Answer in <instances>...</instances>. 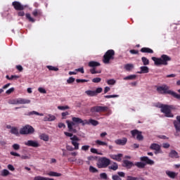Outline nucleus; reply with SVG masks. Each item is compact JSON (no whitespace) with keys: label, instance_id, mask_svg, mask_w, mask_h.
I'll use <instances>...</instances> for the list:
<instances>
[{"label":"nucleus","instance_id":"obj_1","mask_svg":"<svg viewBox=\"0 0 180 180\" xmlns=\"http://www.w3.org/2000/svg\"><path fill=\"white\" fill-rule=\"evenodd\" d=\"M155 65H168V61H171V57L168 55L163 54L160 58L152 57Z\"/></svg>","mask_w":180,"mask_h":180},{"label":"nucleus","instance_id":"obj_2","mask_svg":"<svg viewBox=\"0 0 180 180\" xmlns=\"http://www.w3.org/2000/svg\"><path fill=\"white\" fill-rule=\"evenodd\" d=\"M65 136L67 137H70L72 145L75 147L74 150H79V138L76 135H74L72 133L64 132Z\"/></svg>","mask_w":180,"mask_h":180},{"label":"nucleus","instance_id":"obj_3","mask_svg":"<svg viewBox=\"0 0 180 180\" xmlns=\"http://www.w3.org/2000/svg\"><path fill=\"white\" fill-rule=\"evenodd\" d=\"M115 60V50H108L103 56V63L104 64H110V60Z\"/></svg>","mask_w":180,"mask_h":180},{"label":"nucleus","instance_id":"obj_4","mask_svg":"<svg viewBox=\"0 0 180 180\" xmlns=\"http://www.w3.org/2000/svg\"><path fill=\"white\" fill-rule=\"evenodd\" d=\"M96 165L98 168H108L110 165V160L106 157L100 158Z\"/></svg>","mask_w":180,"mask_h":180},{"label":"nucleus","instance_id":"obj_5","mask_svg":"<svg viewBox=\"0 0 180 180\" xmlns=\"http://www.w3.org/2000/svg\"><path fill=\"white\" fill-rule=\"evenodd\" d=\"M88 65L91 68L90 69L91 74H101V72H102L101 70H96V67H101L99 62L91 60L89 62Z\"/></svg>","mask_w":180,"mask_h":180},{"label":"nucleus","instance_id":"obj_6","mask_svg":"<svg viewBox=\"0 0 180 180\" xmlns=\"http://www.w3.org/2000/svg\"><path fill=\"white\" fill-rule=\"evenodd\" d=\"M109 111V107L108 106H94L90 109L91 113H101Z\"/></svg>","mask_w":180,"mask_h":180},{"label":"nucleus","instance_id":"obj_7","mask_svg":"<svg viewBox=\"0 0 180 180\" xmlns=\"http://www.w3.org/2000/svg\"><path fill=\"white\" fill-rule=\"evenodd\" d=\"M171 109H172V105H165L160 110L166 117H174V115L171 112Z\"/></svg>","mask_w":180,"mask_h":180},{"label":"nucleus","instance_id":"obj_8","mask_svg":"<svg viewBox=\"0 0 180 180\" xmlns=\"http://www.w3.org/2000/svg\"><path fill=\"white\" fill-rule=\"evenodd\" d=\"M34 133V128L27 124L20 130V134H33Z\"/></svg>","mask_w":180,"mask_h":180},{"label":"nucleus","instance_id":"obj_9","mask_svg":"<svg viewBox=\"0 0 180 180\" xmlns=\"http://www.w3.org/2000/svg\"><path fill=\"white\" fill-rule=\"evenodd\" d=\"M131 134L133 139H136L139 141H143V140H144V136H143L142 132L137 129L131 130Z\"/></svg>","mask_w":180,"mask_h":180},{"label":"nucleus","instance_id":"obj_10","mask_svg":"<svg viewBox=\"0 0 180 180\" xmlns=\"http://www.w3.org/2000/svg\"><path fill=\"white\" fill-rule=\"evenodd\" d=\"M12 6L15 11H25V8H26V6L22 5L19 1H13Z\"/></svg>","mask_w":180,"mask_h":180},{"label":"nucleus","instance_id":"obj_11","mask_svg":"<svg viewBox=\"0 0 180 180\" xmlns=\"http://www.w3.org/2000/svg\"><path fill=\"white\" fill-rule=\"evenodd\" d=\"M150 149L153 150L155 154H159L160 151H161V146L157 143H152L150 146Z\"/></svg>","mask_w":180,"mask_h":180},{"label":"nucleus","instance_id":"obj_12","mask_svg":"<svg viewBox=\"0 0 180 180\" xmlns=\"http://www.w3.org/2000/svg\"><path fill=\"white\" fill-rule=\"evenodd\" d=\"M122 167H124L127 169H130L132 167H134V163H133V162H130L127 160H124L122 162Z\"/></svg>","mask_w":180,"mask_h":180},{"label":"nucleus","instance_id":"obj_13","mask_svg":"<svg viewBox=\"0 0 180 180\" xmlns=\"http://www.w3.org/2000/svg\"><path fill=\"white\" fill-rule=\"evenodd\" d=\"M66 123L68 124L69 131H72V133H77V129L73 128L74 126H75V123H74V122H70V120H66Z\"/></svg>","mask_w":180,"mask_h":180},{"label":"nucleus","instance_id":"obj_14","mask_svg":"<svg viewBox=\"0 0 180 180\" xmlns=\"http://www.w3.org/2000/svg\"><path fill=\"white\" fill-rule=\"evenodd\" d=\"M25 146H27L28 147H39L40 144H39L38 141H27V142H25Z\"/></svg>","mask_w":180,"mask_h":180},{"label":"nucleus","instance_id":"obj_15","mask_svg":"<svg viewBox=\"0 0 180 180\" xmlns=\"http://www.w3.org/2000/svg\"><path fill=\"white\" fill-rule=\"evenodd\" d=\"M122 157H123V154L122 153H119L117 155H110V158L115 161H117L118 162L122 161Z\"/></svg>","mask_w":180,"mask_h":180},{"label":"nucleus","instance_id":"obj_16","mask_svg":"<svg viewBox=\"0 0 180 180\" xmlns=\"http://www.w3.org/2000/svg\"><path fill=\"white\" fill-rule=\"evenodd\" d=\"M117 146H126L127 143V138H122V139H117L115 141Z\"/></svg>","mask_w":180,"mask_h":180},{"label":"nucleus","instance_id":"obj_17","mask_svg":"<svg viewBox=\"0 0 180 180\" xmlns=\"http://www.w3.org/2000/svg\"><path fill=\"white\" fill-rule=\"evenodd\" d=\"M150 72V68L144 65L140 68V71L137 72V74H148Z\"/></svg>","mask_w":180,"mask_h":180},{"label":"nucleus","instance_id":"obj_18","mask_svg":"<svg viewBox=\"0 0 180 180\" xmlns=\"http://www.w3.org/2000/svg\"><path fill=\"white\" fill-rule=\"evenodd\" d=\"M141 161L146 162L148 165H154V162L148 158L147 156H143L141 158Z\"/></svg>","mask_w":180,"mask_h":180},{"label":"nucleus","instance_id":"obj_19","mask_svg":"<svg viewBox=\"0 0 180 180\" xmlns=\"http://www.w3.org/2000/svg\"><path fill=\"white\" fill-rule=\"evenodd\" d=\"M18 105H27L30 103V99H26V98H18Z\"/></svg>","mask_w":180,"mask_h":180},{"label":"nucleus","instance_id":"obj_20","mask_svg":"<svg viewBox=\"0 0 180 180\" xmlns=\"http://www.w3.org/2000/svg\"><path fill=\"white\" fill-rule=\"evenodd\" d=\"M169 157L170 158H179V154L178 152H176V150H172L169 153Z\"/></svg>","mask_w":180,"mask_h":180},{"label":"nucleus","instance_id":"obj_21","mask_svg":"<svg viewBox=\"0 0 180 180\" xmlns=\"http://www.w3.org/2000/svg\"><path fill=\"white\" fill-rule=\"evenodd\" d=\"M141 53H148L149 54H153V53H154V51H153V49H151L150 48L143 47V48L141 49Z\"/></svg>","mask_w":180,"mask_h":180},{"label":"nucleus","instance_id":"obj_22","mask_svg":"<svg viewBox=\"0 0 180 180\" xmlns=\"http://www.w3.org/2000/svg\"><path fill=\"white\" fill-rule=\"evenodd\" d=\"M44 120L47 121V122H53V120H56V116L51 115H48L44 118Z\"/></svg>","mask_w":180,"mask_h":180},{"label":"nucleus","instance_id":"obj_23","mask_svg":"<svg viewBox=\"0 0 180 180\" xmlns=\"http://www.w3.org/2000/svg\"><path fill=\"white\" fill-rule=\"evenodd\" d=\"M108 169H112V171H117V169H119V165H117V162H113L112 164V165L108 166Z\"/></svg>","mask_w":180,"mask_h":180},{"label":"nucleus","instance_id":"obj_24","mask_svg":"<svg viewBox=\"0 0 180 180\" xmlns=\"http://www.w3.org/2000/svg\"><path fill=\"white\" fill-rule=\"evenodd\" d=\"M124 68L126 70V71H131V70L134 68V65L131 63H127L124 65Z\"/></svg>","mask_w":180,"mask_h":180},{"label":"nucleus","instance_id":"obj_25","mask_svg":"<svg viewBox=\"0 0 180 180\" xmlns=\"http://www.w3.org/2000/svg\"><path fill=\"white\" fill-rule=\"evenodd\" d=\"M39 139L40 140H43L44 141H49L50 138L49 137V135L46 134H41L39 135Z\"/></svg>","mask_w":180,"mask_h":180},{"label":"nucleus","instance_id":"obj_26","mask_svg":"<svg viewBox=\"0 0 180 180\" xmlns=\"http://www.w3.org/2000/svg\"><path fill=\"white\" fill-rule=\"evenodd\" d=\"M32 15L33 16H34L35 18H37V16H41L42 13L41 11L39 10V9H35L32 11Z\"/></svg>","mask_w":180,"mask_h":180},{"label":"nucleus","instance_id":"obj_27","mask_svg":"<svg viewBox=\"0 0 180 180\" xmlns=\"http://www.w3.org/2000/svg\"><path fill=\"white\" fill-rule=\"evenodd\" d=\"M11 134H15V136H19V129L15 127H12L11 129Z\"/></svg>","mask_w":180,"mask_h":180},{"label":"nucleus","instance_id":"obj_28","mask_svg":"<svg viewBox=\"0 0 180 180\" xmlns=\"http://www.w3.org/2000/svg\"><path fill=\"white\" fill-rule=\"evenodd\" d=\"M72 120L73 123H77V124H81V123H82V119H81L79 117H73L72 118Z\"/></svg>","mask_w":180,"mask_h":180},{"label":"nucleus","instance_id":"obj_29","mask_svg":"<svg viewBox=\"0 0 180 180\" xmlns=\"http://www.w3.org/2000/svg\"><path fill=\"white\" fill-rule=\"evenodd\" d=\"M167 175L169 177L174 179L176 176V174L174 172L168 171L166 172Z\"/></svg>","mask_w":180,"mask_h":180},{"label":"nucleus","instance_id":"obj_30","mask_svg":"<svg viewBox=\"0 0 180 180\" xmlns=\"http://www.w3.org/2000/svg\"><path fill=\"white\" fill-rule=\"evenodd\" d=\"M141 61L143 63V65L145 66L150 65V60L144 56L141 58Z\"/></svg>","mask_w":180,"mask_h":180},{"label":"nucleus","instance_id":"obj_31","mask_svg":"<svg viewBox=\"0 0 180 180\" xmlns=\"http://www.w3.org/2000/svg\"><path fill=\"white\" fill-rule=\"evenodd\" d=\"M134 165H135L138 168H141V169H143L146 167V164L143 163L141 162H137L135 164H134Z\"/></svg>","mask_w":180,"mask_h":180},{"label":"nucleus","instance_id":"obj_32","mask_svg":"<svg viewBox=\"0 0 180 180\" xmlns=\"http://www.w3.org/2000/svg\"><path fill=\"white\" fill-rule=\"evenodd\" d=\"M25 16L27 20H29V22H32V23H34V22H36V20L32 18V15H30V13H26Z\"/></svg>","mask_w":180,"mask_h":180},{"label":"nucleus","instance_id":"obj_33","mask_svg":"<svg viewBox=\"0 0 180 180\" xmlns=\"http://www.w3.org/2000/svg\"><path fill=\"white\" fill-rule=\"evenodd\" d=\"M33 115H36L37 116H43V113H39L37 111H31L27 114L28 116H33Z\"/></svg>","mask_w":180,"mask_h":180},{"label":"nucleus","instance_id":"obj_34","mask_svg":"<svg viewBox=\"0 0 180 180\" xmlns=\"http://www.w3.org/2000/svg\"><path fill=\"white\" fill-rule=\"evenodd\" d=\"M11 172H9V170L4 169L1 171V176H8V175H10Z\"/></svg>","mask_w":180,"mask_h":180},{"label":"nucleus","instance_id":"obj_35","mask_svg":"<svg viewBox=\"0 0 180 180\" xmlns=\"http://www.w3.org/2000/svg\"><path fill=\"white\" fill-rule=\"evenodd\" d=\"M174 124L176 131H180V122L178 120L174 121Z\"/></svg>","mask_w":180,"mask_h":180},{"label":"nucleus","instance_id":"obj_36","mask_svg":"<svg viewBox=\"0 0 180 180\" xmlns=\"http://www.w3.org/2000/svg\"><path fill=\"white\" fill-rule=\"evenodd\" d=\"M86 94L88 95V96H96L95 91L88 90L86 91Z\"/></svg>","mask_w":180,"mask_h":180},{"label":"nucleus","instance_id":"obj_37","mask_svg":"<svg viewBox=\"0 0 180 180\" xmlns=\"http://www.w3.org/2000/svg\"><path fill=\"white\" fill-rule=\"evenodd\" d=\"M48 175L49 176H61V173H57L56 172H50Z\"/></svg>","mask_w":180,"mask_h":180},{"label":"nucleus","instance_id":"obj_38","mask_svg":"<svg viewBox=\"0 0 180 180\" xmlns=\"http://www.w3.org/2000/svg\"><path fill=\"white\" fill-rule=\"evenodd\" d=\"M136 77L137 76L136 75H129L127 77H125L124 78V81H127L129 79H136Z\"/></svg>","mask_w":180,"mask_h":180},{"label":"nucleus","instance_id":"obj_39","mask_svg":"<svg viewBox=\"0 0 180 180\" xmlns=\"http://www.w3.org/2000/svg\"><path fill=\"white\" fill-rule=\"evenodd\" d=\"M89 124H91L92 126H98V124H99V122H98L95 120H93V119H90Z\"/></svg>","mask_w":180,"mask_h":180},{"label":"nucleus","instance_id":"obj_40","mask_svg":"<svg viewBox=\"0 0 180 180\" xmlns=\"http://www.w3.org/2000/svg\"><path fill=\"white\" fill-rule=\"evenodd\" d=\"M9 105H18V98L12 99L8 101Z\"/></svg>","mask_w":180,"mask_h":180},{"label":"nucleus","instance_id":"obj_41","mask_svg":"<svg viewBox=\"0 0 180 180\" xmlns=\"http://www.w3.org/2000/svg\"><path fill=\"white\" fill-rule=\"evenodd\" d=\"M96 144H97L98 146H108V143L100 141V140H96Z\"/></svg>","mask_w":180,"mask_h":180},{"label":"nucleus","instance_id":"obj_42","mask_svg":"<svg viewBox=\"0 0 180 180\" xmlns=\"http://www.w3.org/2000/svg\"><path fill=\"white\" fill-rule=\"evenodd\" d=\"M46 68H48V70H49V71H58V68H56V67L51 66V65H47Z\"/></svg>","mask_w":180,"mask_h":180},{"label":"nucleus","instance_id":"obj_43","mask_svg":"<svg viewBox=\"0 0 180 180\" xmlns=\"http://www.w3.org/2000/svg\"><path fill=\"white\" fill-rule=\"evenodd\" d=\"M89 172H93V174L98 172V169L96 168H95L94 166H90L89 167Z\"/></svg>","mask_w":180,"mask_h":180},{"label":"nucleus","instance_id":"obj_44","mask_svg":"<svg viewBox=\"0 0 180 180\" xmlns=\"http://www.w3.org/2000/svg\"><path fill=\"white\" fill-rule=\"evenodd\" d=\"M102 81V79L101 77H95L92 79V82L94 84H98Z\"/></svg>","mask_w":180,"mask_h":180},{"label":"nucleus","instance_id":"obj_45","mask_svg":"<svg viewBox=\"0 0 180 180\" xmlns=\"http://www.w3.org/2000/svg\"><path fill=\"white\" fill-rule=\"evenodd\" d=\"M58 109H59V110H67V109H70V107L68 105H65V106L59 105L58 106Z\"/></svg>","mask_w":180,"mask_h":180},{"label":"nucleus","instance_id":"obj_46","mask_svg":"<svg viewBox=\"0 0 180 180\" xmlns=\"http://www.w3.org/2000/svg\"><path fill=\"white\" fill-rule=\"evenodd\" d=\"M107 84H108V85H115V84H116V81H115V79H108V80L107 81Z\"/></svg>","mask_w":180,"mask_h":180},{"label":"nucleus","instance_id":"obj_47","mask_svg":"<svg viewBox=\"0 0 180 180\" xmlns=\"http://www.w3.org/2000/svg\"><path fill=\"white\" fill-rule=\"evenodd\" d=\"M100 178L101 179H108V174H106V173H101L100 174Z\"/></svg>","mask_w":180,"mask_h":180},{"label":"nucleus","instance_id":"obj_48","mask_svg":"<svg viewBox=\"0 0 180 180\" xmlns=\"http://www.w3.org/2000/svg\"><path fill=\"white\" fill-rule=\"evenodd\" d=\"M13 150H20V146L18 143H14L13 146H12Z\"/></svg>","mask_w":180,"mask_h":180},{"label":"nucleus","instance_id":"obj_49","mask_svg":"<svg viewBox=\"0 0 180 180\" xmlns=\"http://www.w3.org/2000/svg\"><path fill=\"white\" fill-rule=\"evenodd\" d=\"M89 148H90V146H88V145H84V146H82L81 150H82V151H88V150H89Z\"/></svg>","mask_w":180,"mask_h":180},{"label":"nucleus","instance_id":"obj_50","mask_svg":"<svg viewBox=\"0 0 180 180\" xmlns=\"http://www.w3.org/2000/svg\"><path fill=\"white\" fill-rule=\"evenodd\" d=\"M102 91H103V89H102V87H98L96 91H94L96 96L98 95V94H101L102 92Z\"/></svg>","mask_w":180,"mask_h":180},{"label":"nucleus","instance_id":"obj_51","mask_svg":"<svg viewBox=\"0 0 180 180\" xmlns=\"http://www.w3.org/2000/svg\"><path fill=\"white\" fill-rule=\"evenodd\" d=\"M127 180H140V179L138 178V177H134V176H127Z\"/></svg>","mask_w":180,"mask_h":180},{"label":"nucleus","instance_id":"obj_52","mask_svg":"<svg viewBox=\"0 0 180 180\" xmlns=\"http://www.w3.org/2000/svg\"><path fill=\"white\" fill-rule=\"evenodd\" d=\"M38 91L40 92V94H47V91L43 87L38 88Z\"/></svg>","mask_w":180,"mask_h":180},{"label":"nucleus","instance_id":"obj_53","mask_svg":"<svg viewBox=\"0 0 180 180\" xmlns=\"http://www.w3.org/2000/svg\"><path fill=\"white\" fill-rule=\"evenodd\" d=\"M13 91H15V88L12 87V88H10L9 89H8L6 91V94L7 95H11V94H12V92H13Z\"/></svg>","mask_w":180,"mask_h":180},{"label":"nucleus","instance_id":"obj_54","mask_svg":"<svg viewBox=\"0 0 180 180\" xmlns=\"http://www.w3.org/2000/svg\"><path fill=\"white\" fill-rule=\"evenodd\" d=\"M75 81V78L70 77L68 80L67 82L68 84H72Z\"/></svg>","mask_w":180,"mask_h":180},{"label":"nucleus","instance_id":"obj_55","mask_svg":"<svg viewBox=\"0 0 180 180\" xmlns=\"http://www.w3.org/2000/svg\"><path fill=\"white\" fill-rule=\"evenodd\" d=\"M119 96L117 95H108V96H105L104 98H105L106 99H110V98H117Z\"/></svg>","mask_w":180,"mask_h":180},{"label":"nucleus","instance_id":"obj_56","mask_svg":"<svg viewBox=\"0 0 180 180\" xmlns=\"http://www.w3.org/2000/svg\"><path fill=\"white\" fill-rule=\"evenodd\" d=\"M90 151H91V153H92L93 154H101V153H98V149H96V148H91L90 149Z\"/></svg>","mask_w":180,"mask_h":180},{"label":"nucleus","instance_id":"obj_57","mask_svg":"<svg viewBox=\"0 0 180 180\" xmlns=\"http://www.w3.org/2000/svg\"><path fill=\"white\" fill-rule=\"evenodd\" d=\"M112 180H122V179L119 176V175H112Z\"/></svg>","mask_w":180,"mask_h":180},{"label":"nucleus","instance_id":"obj_58","mask_svg":"<svg viewBox=\"0 0 180 180\" xmlns=\"http://www.w3.org/2000/svg\"><path fill=\"white\" fill-rule=\"evenodd\" d=\"M76 72H81L82 74H84L85 71L84 70V68H80L75 70Z\"/></svg>","mask_w":180,"mask_h":180},{"label":"nucleus","instance_id":"obj_59","mask_svg":"<svg viewBox=\"0 0 180 180\" xmlns=\"http://www.w3.org/2000/svg\"><path fill=\"white\" fill-rule=\"evenodd\" d=\"M7 168L9 171H15V167L12 165H8Z\"/></svg>","mask_w":180,"mask_h":180},{"label":"nucleus","instance_id":"obj_60","mask_svg":"<svg viewBox=\"0 0 180 180\" xmlns=\"http://www.w3.org/2000/svg\"><path fill=\"white\" fill-rule=\"evenodd\" d=\"M118 176H121V178H124L126 174H124V172H117Z\"/></svg>","mask_w":180,"mask_h":180},{"label":"nucleus","instance_id":"obj_61","mask_svg":"<svg viewBox=\"0 0 180 180\" xmlns=\"http://www.w3.org/2000/svg\"><path fill=\"white\" fill-rule=\"evenodd\" d=\"M11 155H14V157H20V154L16 153V152H11L10 153Z\"/></svg>","mask_w":180,"mask_h":180},{"label":"nucleus","instance_id":"obj_62","mask_svg":"<svg viewBox=\"0 0 180 180\" xmlns=\"http://www.w3.org/2000/svg\"><path fill=\"white\" fill-rule=\"evenodd\" d=\"M81 124H82V126H85V124H89V120H82V122H81Z\"/></svg>","mask_w":180,"mask_h":180},{"label":"nucleus","instance_id":"obj_63","mask_svg":"<svg viewBox=\"0 0 180 180\" xmlns=\"http://www.w3.org/2000/svg\"><path fill=\"white\" fill-rule=\"evenodd\" d=\"M163 148H169L170 145L168 143H162Z\"/></svg>","mask_w":180,"mask_h":180},{"label":"nucleus","instance_id":"obj_64","mask_svg":"<svg viewBox=\"0 0 180 180\" xmlns=\"http://www.w3.org/2000/svg\"><path fill=\"white\" fill-rule=\"evenodd\" d=\"M129 53H131V54H139V51L131 49L129 51Z\"/></svg>","mask_w":180,"mask_h":180}]
</instances>
